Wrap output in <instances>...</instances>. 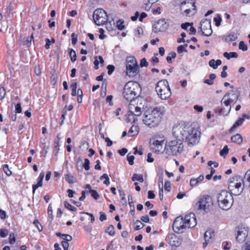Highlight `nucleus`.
<instances>
[{
	"label": "nucleus",
	"mask_w": 250,
	"mask_h": 250,
	"mask_svg": "<svg viewBox=\"0 0 250 250\" xmlns=\"http://www.w3.org/2000/svg\"><path fill=\"white\" fill-rule=\"evenodd\" d=\"M166 110L164 106H159L148 109L143 119L144 124L150 127L157 126L161 122Z\"/></svg>",
	"instance_id": "nucleus-1"
},
{
	"label": "nucleus",
	"mask_w": 250,
	"mask_h": 250,
	"mask_svg": "<svg viewBox=\"0 0 250 250\" xmlns=\"http://www.w3.org/2000/svg\"><path fill=\"white\" fill-rule=\"evenodd\" d=\"M238 97L237 94L233 91L227 92L221 101V104H224L226 108H220L216 109L215 113H218L223 116H228L231 110V104L235 103L238 99Z\"/></svg>",
	"instance_id": "nucleus-2"
},
{
	"label": "nucleus",
	"mask_w": 250,
	"mask_h": 250,
	"mask_svg": "<svg viewBox=\"0 0 250 250\" xmlns=\"http://www.w3.org/2000/svg\"><path fill=\"white\" fill-rule=\"evenodd\" d=\"M228 184L229 192L234 195L240 194L245 188L244 179L240 175H235L230 177Z\"/></svg>",
	"instance_id": "nucleus-3"
},
{
	"label": "nucleus",
	"mask_w": 250,
	"mask_h": 250,
	"mask_svg": "<svg viewBox=\"0 0 250 250\" xmlns=\"http://www.w3.org/2000/svg\"><path fill=\"white\" fill-rule=\"evenodd\" d=\"M141 90L139 83L133 81L128 82L125 85L123 96L128 101H134Z\"/></svg>",
	"instance_id": "nucleus-4"
},
{
	"label": "nucleus",
	"mask_w": 250,
	"mask_h": 250,
	"mask_svg": "<svg viewBox=\"0 0 250 250\" xmlns=\"http://www.w3.org/2000/svg\"><path fill=\"white\" fill-rule=\"evenodd\" d=\"M232 194L226 190H222L218 194L217 199L220 208L227 210L231 207L233 203Z\"/></svg>",
	"instance_id": "nucleus-5"
},
{
	"label": "nucleus",
	"mask_w": 250,
	"mask_h": 250,
	"mask_svg": "<svg viewBox=\"0 0 250 250\" xmlns=\"http://www.w3.org/2000/svg\"><path fill=\"white\" fill-rule=\"evenodd\" d=\"M155 91L158 97L162 100H167L171 95V90L167 80L158 81L155 86Z\"/></svg>",
	"instance_id": "nucleus-6"
},
{
	"label": "nucleus",
	"mask_w": 250,
	"mask_h": 250,
	"mask_svg": "<svg viewBox=\"0 0 250 250\" xmlns=\"http://www.w3.org/2000/svg\"><path fill=\"white\" fill-rule=\"evenodd\" d=\"M196 0H186L180 4L181 14L186 17H190L194 16L197 12Z\"/></svg>",
	"instance_id": "nucleus-7"
},
{
	"label": "nucleus",
	"mask_w": 250,
	"mask_h": 250,
	"mask_svg": "<svg viewBox=\"0 0 250 250\" xmlns=\"http://www.w3.org/2000/svg\"><path fill=\"white\" fill-rule=\"evenodd\" d=\"M213 205L211 197L208 195H203L200 197L194 207L197 210L207 213L212 209Z\"/></svg>",
	"instance_id": "nucleus-8"
},
{
	"label": "nucleus",
	"mask_w": 250,
	"mask_h": 250,
	"mask_svg": "<svg viewBox=\"0 0 250 250\" xmlns=\"http://www.w3.org/2000/svg\"><path fill=\"white\" fill-rule=\"evenodd\" d=\"M138 101L136 103V101H130L128 105V111L127 113L126 120L128 122H134L136 120V116H139L142 114V107L138 105Z\"/></svg>",
	"instance_id": "nucleus-9"
},
{
	"label": "nucleus",
	"mask_w": 250,
	"mask_h": 250,
	"mask_svg": "<svg viewBox=\"0 0 250 250\" xmlns=\"http://www.w3.org/2000/svg\"><path fill=\"white\" fill-rule=\"evenodd\" d=\"M165 149L168 155H177L183 152L184 145L183 142L174 139L166 145Z\"/></svg>",
	"instance_id": "nucleus-10"
},
{
	"label": "nucleus",
	"mask_w": 250,
	"mask_h": 250,
	"mask_svg": "<svg viewBox=\"0 0 250 250\" xmlns=\"http://www.w3.org/2000/svg\"><path fill=\"white\" fill-rule=\"evenodd\" d=\"M139 67L136 58L133 56L127 57L126 59V73L129 77L136 76L139 73Z\"/></svg>",
	"instance_id": "nucleus-11"
},
{
	"label": "nucleus",
	"mask_w": 250,
	"mask_h": 250,
	"mask_svg": "<svg viewBox=\"0 0 250 250\" xmlns=\"http://www.w3.org/2000/svg\"><path fill=\"white\" fill-rule=\"evenodd\" d=\"M93 20L98 25L105 24L108 21L106 12L103 9L99 8L95 10L93 15Z\"/></svg>",
	"instance_id": "nucleus-12"
},
{
	"label": "nucleus",
	"mask_w": 250,
	"mask_h": 250,
	"mask_svg": "<svg viewBox=\"0 0 250 250\" xmlns=\"http://www.w3.org/2000/svg\"><path fill=\"white\" fill-rule=\"evenodd\" d=\"M188 127V131L186 135V141L189 144L195 145L199 142L201 132L198 129L195 127Z\"/></svg>",
	"instance_id": "nucleus-13"
},
{
	"label": "nucleus",
	"mask_w": 250,
	"mask_h": 250,
	"mask_svg": "<svg viewBox=\"0 0 250 250\" xmlns=\"http://www.w3.org/2000/svg\"><path fill=\"white\" fill-rule=\"evenodd\" d=\"M188 131V127L186 126H177L172 129V133L175 140L183 142L186 140V135Z\"/></svg>",
	"instance_id": "nucleus-14"
},
{
	"label": "nucleus",
	"mask_w": 250,
	"mask_h": 250,
	"mask_svg": "<svg viewBox=\"0 0 250 250\" xmlns=\"http://www.w3.org/2000/svg\"><path fill=\"white\" fill-rule=\"evenodd\" d=\"M173 230L176 233H182L183 230L187 228L183 216H178L176 217L172 225Z\"/></svg>",
	"instance_id": "nucleus-15"
},
{
	"label": "nucleus",
	"mask_w": 250,
	"mask_h": 250,
	"mask_svg": "<svg viewBox=\"0 0 250 250\" xmlns=\"http://www.w3.org/2000/svg\"><path fill=\"white\" fill-rule=\"evenodd\" d=\"M236 236V241L239 243H243L246 240L248 235V228L243 227H238L237 228Z\"/></svg>",
	"instance_id": "nucleus-16"
},
{
	"label": "nucleus",
	"mask_w": 250,
	"mask_h": 250,
	"mask_svg": "<svg viewBox=\"0 0 250 250\" xmlns=\"http://www.w3.org/2000/svg\"><path fill=\"white\" fill-rule=\"evenodd\" d=\"M183 218L187 228H192L197 225L196 216L193 213L186 215Z\"/></svg>",
	"instance_id": "nucleus-17"
},
{
	"label": "nucleus",
	"mask_w": 250,
	"mask_h": 250,
	"mask_svg": "<svg viewBox=\"0 0 250 250\" xmlns=\"http://www.w3.org/2000/svg\"><path fill=\"white\" fill-rule=\"evenodd\" d=\"M168 240L169 244L172 247H179L182 242V239L178 237L174 233L168 235Z\"/></svg>",
	"instance_id": "nucleus-18"
},
{
	"label": "nucleus",
	"mask_w": 250,
	"mask_h": 250,
	"mask_svg": "<svg viewBox=\"0 0 250 250\" xmlns=\"http://www.w3.org/2000/svg\"><path fill=\"white\" fill-rule=\"evenodd\" d=\"M200 29L202 32V34L205 36H209L211 35L212 33L210 22H204L201 23Z\"/></svg>",
	"instance_id": "nucleus-19"
},
{
	"label": "nucleus",
	"mask_w": 250,
	"mask_h": 250,
	"mask_svg": "<svg viewBox=\"0 0 250 250\" xmlns=\"http://www.w3.org/2000/svg\"><path fill=\"white\" fill-rule=\"evenodd\" d=\"M214 235V232L212 229L207 230L204 234L205 242L203 244V248H205L208 244L211 242L213 236Z\"/></svg>",
	"instance_id": "nucleus-20"
},
{
	"label": "nucleus",
	"mask_w": 250,
	"mask_h": 250,
	"mask_svg": "<svg viewBox=\"0 0 250 250\" xmlns=\"http://www.w3.org/2000/svg\"><path fill=\"white\" fill-rule=\"evenodd\" d=\"M44 176V172L40 173L39 177L37 178V184H34L32 185V191L34 194L36 190L39 187L42 186V180Z\"/></svg>",
	"instance_id": "nucleus-21"
},
{
	"label": "nucleus",
	"mask_w": 250,
	"mask_h": 250,
	"mask_svg": "<svg viewBox=\"0 0 250 250\" xmlns=\"http://www.w3.org/2000/svg\"><path fill=\"white\" fill-rule=\"evenodd\" d=\"M157 0H143L142 7L146 11H149L152 5L155 3Z\"/></svg>",
	"instance_id": "nucleus-22"
},
{
	"label": "nucleus",
	"mask_w": 250,
	"mask_h": 250,
	"mask_svg": "<svg viewBox=\"0 0 250 250\" xmlns=\"http://www.w3.org/2000/svg\"><path fill=\"white\" fill-rule=\"evenodd\" d=\"M231 141L238 145H241L243 141V137L240 134L237 133L231 137Z\"/></svg>",
	"instance_id": "nucleus-23"
},
{
	"label": "nucleus",
	"mask_w": 250,
	"mask_h": 250,
	"mask_svg": "<svg viewBox=\"0 0 250 250\" xmlns=\"http://www.w3.org/2000/svg\"><path fill=\"white\" fill-rule=\"evenodd\" d=\"M163 142L162 141L155 140L152 144L153 148L155 149L156 151H161L163 150Z\"/></svg>",
	"instance_id": "nucleus-24"
},
{
	"label": "nucleus",
	"mask_w": 250,
	"mask_h": 250,
	"mask_svg": "<svg viewBox=\"0 0 250 250\" xmlns=\"http://www.w3.org/2000/svg\"><path fill=\"white\" fill-rule=\"evenodd\" d=\"M139 133V127L136 125H132L128 131V135L130 137H133L137 135Z\"/></svg>",
	"instance_id": "nucleus-25"
},
{
	"label": "nucleus",
	"mask_w": 250,
	"mask_h": 250,
	"mask_svg": "<svg viewBox=\"0 0 250 250\" xmlns=\"http://www.w3.org/2000/svg\"><path fill=\"white\" fill-rule=\"evenodd\" d=\"M245 119L244 118H239L232 125L231 127L229 129V132H232L235 128L237 127L238 126L242 125L243 122H244Z\"/></svg>",
	"instance_id": "nucleus-26"
},
{
	"label": "nucleus",
	"mask_w": 250,
	"mask_h": 250,
	"mask_svg": "<svg viewBox=\"0 0 250 250\" xmlns=\"http://www.w3.org/2000/svg\"><path fill=\"white\" fill-rule=\"evenodd\" d=\"M222 63V61L218 59L216 61L212 59L209 61L208 64L210 67H212L213 69H216L218 66L220 65Z\"/></svg>",
	"instance_id": "nucleus-27"
},
{
	"label": "nucleus",
	"mask_w": 250,
	"mask_h": 250,
	"mask_svg": "<svg viewBox=\"0 0 250 250\" xmlns=\"http://www.w3.org/2000/svg\"><path fill=\"white\" fill-rule=\"evenodd\" d=\"M223 56L224 57H225L228 60L230 59V58H236L238 57V54H237V53L234 52H232L230 53L225 52L224 53Z\"/></svg>",
	"instance_id": "nucleus-28"
},
{
	"label": "nucleus",
	"mask_w": 250,
	"mask_h": 250,
	"mask_svg": "<svg viewBox=\"0 0 250 250\" xmlns=\"http://www.w3.org/2000/svg\"><path fill=\"white\" fill-rule=\"evenodd\" d=\"M68 53L71 61L72 62H75L77 59V56L74 50L73 49H68Z\"/></svg>",
	"instance_id": "nucleus-29"
},
{
	"label": "nucleus",
	"mask_w": 250,
	"mask_h": 250,
	"mask_svg": "<svg viewBox=\"0 0 250 250\" xmlns=\"http://www.w3.org/2000/svg\"><path fill=\"white\" fill-rule=\"evenodd\" d=\"M77 87V83L76 82H73L71 83L70 88L71 89V95L75 96L76 95V90Z\"/></svg>",
	"instance_id": "nucleus-30"
},
{
	"label": "nucleus",
	"mask_w": 250,
	"mask_h": 250,
	"mask_svg": "<svg viewBox=\"0 0 250 250\" xmlns=\"http://www.w3.org/2000/svg\"><path fill=\"white\" fill-rule=\"evenodd\" d=\"M132 180L134 182L135 181H138L141 183H143L144 181L142 175H139L136 173L133 174L132 177Z\"/></svg>",
	"instance_id": "nucleus-31"
},
{
	"label": "nucleus",
	"mask_w": 250,
	"mask_h": 250,
	"mask_svg": "<svg viewBox=\"0 0 250 250\" xmlns=\"http://www.w3.org/2000/svg\"><path fill=\"white\" fill-rule=\"evenodd\" d=\"M105 232L110 236H113L115 234V228L112 225H110L105 230Z\"/></svg>",
	"instance_id": "nucleus-32"
},
{
	"label": "nucleus",
	"mask_w": 250,
	"mask_h": 250,
	"mask_svg": "<svg viewBox=\"0 0 250 250\" xmlns=\"http://www.w3.org/2000/svg\"><path fill=\"white\" fill-rule=\"evenodd\" d=\"M65 178L66 181L69 184H73L75 182L74 177L70 174H66L65 175Z\"/></svg>",
	"instance_id": "nucleus-33"
},
{
	"label": "nucleus",
	"mask_w": 250,
	"mask_h": 250,
	"mask_svg": "<svg viewBox=\"0 0 250 250\" xmlns=\"http://www.w3.org/2000/svg\"><path fill=\"white\" fill-rule=\"evenodd\" d=\"M237 38V37L234 34H229V35L225 37V41L226 42H231L235 41Z\"/></svg>",
	"instance_id": "nucleus-34"
},
{
	"label": "nucleus",
	"mask_w": 250,
	"mask_h": 250,
	"mask_svg": "<svg viewBox=\"0 0 250 250\" xmlns=\"http://www.w3.org/2000/svg\"><path fill=\"white\" fill-rule=\"evenodd\" d=\"M33 224L37 228L39 232H41L42 230V226L38 219H36L34 221Z\"/></svg>",
	"instance_id": "nucleus-35"
},
{
	"label": "nucleus",
	"mask_w": 250,
	"mask_h": 250,
	"mask_svg": "<svg viewBox=\"0 0 250 250\" xmlns=\"http://www.w3.org/2000/svg\"><path fill=\"white\" fill-rule=\"evenodd\" d=\"M3 170L7 176H10L12 175V171L9 169L7 164H4L3 166Z\"/></svg>",
	"instance_id": "nucleus-36"
},
{
	"label": "nucleus",
	"mask_w": 250,
	"mask_h": 250,
	"mask_svg": "<svg viewBox=\"0 0 250 250\" xmlns=\"http://www.w3.org/2000/svg\"><path fill=\"white\" fill-rule=\"evenodd\" d=\"M101 180L104 179V181L103 182V183L106 186H108L110 184L109 178L107 174H104L100 177Z\"/></svg>",
	"instance_id": "nucleus-37"
},
{
	"label": "nucleus",
	"mask_w": 250,
	"mask_h": 250,
	"mask_svg": "<svg viewBox=\"0 0 250 250\" xmlns=\"http://www.w3.org/2000/svg\"><path fill=\"white\" fill-rule=\"evenodd\" d=\"M135 224L136 225L134 227L135 230H139L145 226V225L139 220H137L135 222Z\"/></svg>",
	"instance_id": "nucleus-38"
},
{
	"label": "nucleus",
	"mask_w": 250,
	"mask_h": 250,
	"mask_svg": "<svg viewBox=\"0 0 250 250\" xmlns=\"http://www.w3.org/2000/svg\"><path fill=\"white\" fill-rule=\"evenodd\" d=\"M64 207L65 208H67L68 209L70 210H71V211H75L77 210V208L72 206V205H71L67 201H65L64 202Z\"/></svg>",
	"instance_id": "nucleus-39"
},
{
	"label": "nucleus",
	"mask_w": 250,
	"mask_h": 250,
	"mask_svg": "<svg viewBox=\"0 0 250 250\" xmlns=\"http://www.w3.org/2000/svg\"><path fill=\"white\" fill-rule=\"evenodd\" d=\"M229 149L227 146H225L220 151V155L222 156H226L229 153Z\"/></svg>",
	"instance_id": "nucleus-40"
},
{
	"label": "nucleus",
	"mask_w": 250,
	"mask_h": 250,
	"mask_svg": "<svg viewBox=\"0 0 250 250\" xmlns=\"http://www.w3.org/2000/svg\"><path fill=\"white\" fill-rule=\"evenodd\" d=\"M117 27L118 29L123 30L125 28L124 21L121 20L117 22Z\"/></svg>",
	"instance_id": "nucleus-41"
},
{
	"label": "nucleus",
	"mask_w": 250,
	"mask_h": 250,
	"mask_svg": "<svg viewBox=\"0 0 250 250\" xmlns=\"http://www.w3.org/2000/svg\"><path fill=\"white\" fill-rule=\"evenodd\" d=\"M188 46V44H186L184 45H181L180 46H179L178 47H177V52L179 54H181L182 53L183 51H185V52H187V50L186 49V48Z\"/></svg>",
	"instance_id": "nucleus-42"
},
{
	"label": "nucleus",
	"mask_w": 250,
	"mask_h": 250,
	"mask_svg": "<svg viewBox=\"0 0 250 250\" xmlns=\"http://www.w3.org/2000/svg\"><path fill=\"white\" fill-rule=\"evenodd\" d=\"M66 115V105L63 108L62 111V115L61 117L60 125H62L63 121L65 118V115Z\"/></svg>",
	"instance_id": "nucleus-43"
},
{
	"label": "nucleus",
	"mask_w": 250,
	"mask_h": 250,
	"mask_svg": "<svg viewBox=\"0 0 250 250\" xmlns=\"http://www.w3.org/2000/svg\"><path fill=\"white\" fill-rule=\"evenodd\" d=\"M245 181H244V187L249 189L250 191V178L248 177H244Z\"/></svg>",
	"instance_id": "nucleus-44"
},
{
	"label": "nucleus",
	"mask_w": 250,
	"mask_h": 250,
	"mask_svg": "<svg viewBox=\"0 0 250 250\" xmlns=\"http://www.w3.org/2000/svg\"><path fill=\"white\" fill-rule=\"evenodd\" d=\"M90 193L91 196L96 200L99 198L100 196L97 191L94 189L90 190L89 191Z\"/></svg>",
	"instance_id": "nucleus-45"
},
{
	"label": "nucleus",
	"mask_w": 250,
	"mask_h": 250,
	"mask_svg": "<svg viewBox=\"0 0 250 250\" xmlns=\"http://www.w3.org/2000/svg\"><path fill=\"white\" fill-rule=\"evenodd\" d=\"M16 237L15 236V234L14 233H11L9 234V242L10 244H14L16 242Z\"/></svg>",
	"instance_id": "nucleus-46"
},
{
	"label": "nucleus",
	"mask_w": 250,
	"mask_h": 250,
	"mask_svg": "<svg viewBox=\"0 0 250 250\" xmlns=\"http://www.w3.org/2000/svg\"><path fill=\"white\" fill-rule=\"evenodd\" d=\"M76 94L78 95L77 97V101L78 103H81L82 100V97H83V91L82 89H78L77 90V92H76Z\"/></svg>",
	"instance_id": "nucleus-47"
},
{
	"label": "nucleus",
	"mask_w": 250,
	"mask_h": 250,
	"mask_svg": "<svg viewBox=\"0 0 250 250\" xmlns=\"http://www.w3.org/2000/svg\"><path fill=\"white\" fill-rule=\"evenodd\" d=\"M214 21L215 22V25L217 26H219L221 24L222 21V19L220 15H218L216 17H215L213 19Z\"/></svg>",
	"instance_id": "nucleus-48"
},
{
	"label": "nucleus",
	"mask_w": 250,
	"mask_h": 250,
	"mask_svg": "<svg viewBox=\"0 0 250 250\" xmlns=\"http://www.w3.org/2000/svg\"><path fill=\"white\" fill-rule=\"evenodd\" d=\"M90 162L89 160L85 158L84 159V164H83V167L85 169V170H88L90 169Z\"/></svg>",
	"instance_id": "nucleus-49"
},
{
	"label": "nucleus",
	"mask_w": 250,
	"mask_h": 250,
	"mask_svg": "<svg viewBox=\"0 0 250 250\" xmlns=\"http://www.w3.org/2000/svg\"><path fill=\"white\" fill-rule=\"evenodd\" d=\"M239 48L243 51H247L248 50L247 45L244 43L243 41H241L239 44Z\"/></svg>",
	"instance_id": "nucleus-50"
},
{
	"label": "nucleus",
	"mask_w": 250,
	"mask_h": 250,
	"mask_svg": "<svg viewBox=\"0 0 250 250\" xmlns=\"http://www.w3.org/2000/svg\"><path fill=\"white\" fill-rule=\"evenodd\" d=\"M8 234V231L5 229H0V236L1 238L5 237Z\"/></svg>",
	"instance_id": "nucleus-51"
},
{
	"label": "nucleus",
	"mask_w": 250,
	"mask_h": 250,
	"mask_svg": "<svg viewBox=\"0 0 250 250\" xmlns=\"http://www.w3.org/2000/svg\"><path fill=\"white\" fill-rule=\"evenodd\" d=\"M134 159L135 157L133 155H129V154L127 155V160L129 164L131 166L134 164Z\"/></svg>",
	"instance_id": "nucleus-52"
},
{
	"label": "nucleus",
	"mask_w": 250,
	"mask_h": 250,
	"mask_svg": "<svg viewBox=\"0 0 250 250\" xmlns=\"http://www.w3.org/2000/svg\"><path fill=\"white\" fill-rule=\"evenodd\" d=\"M71 40H72V44L73 45H75L77 42V35L75 33H73L71 34Z\"/></svg>",
	"instance_id": "nucleus-53"
},
{
	"label": "nucleus",
	"mask_w": 250,
	"mask_h": 250,
	"mask_svg": "<svg viewBox=\"0 0 250 250\" xmlns=\"http://www.w3.org/2000/svg\"><path fill=\"white\" fill-rule=\"evenodd\" d=\"M107 73L109 75H110L112 74L113 71L115 70V66L113 65H108L107 66Z\"/></svg>",
	"instance_id": "nucleus-54"
},
{
	"label": "nucleus",
	"mask_w": 250,
	"mask_h": 250,
	"mask_svg": "<svg viewBox=\"0 0 250 250\" xmlns=\"http://www.w3.org/2000/svg\"><path fill=\"white\" fill-rule=\"evenodd\" d=\"M140 65L141 67H147L148 65V63L147 62L146 59L144 58L141 59Z\"/></svg>",
	"instance_id": "nucleus-55"
},
{
	"label": "nucleus",
	"mask_w": 250,
	"mask_h": 250,
	"mask_svg": "<svg viewBox=\"0 0 250 250\" xmlns=\"http://www.w3.org/2000/svg\"><path fill=\"white\" fill-rule=\"evenodd\" d=\"M6 95V91L5 88L3 87H0V99H3Z\"/></svg>",
	"instance_id": "nucleus-56"
},
{
	"label": "nucleus",
	"mask_w": 250,
	"mask_h": 250,
	"mask_svg": "<svg viewBox=\"0 0 250 250\" xmlns=\"http://www.w3.org/2000/svg\"><path fill=\"white\" fill-rule=\"evenodd\" d=\"M62 238L63 239V240L66 241L67 242H69V241H71L72 239V237L71 235H70L69 234H64V235H62Z\"/></svg>",
	"instance_id": "nucleus-57"
},
{
	"label": "nucleus",
	"mask_w": 250,
	"mask_h": 250,
	"mask_svg": "<svg viewBox=\"0 0 250 250\" xmlns=\"http://www.w3.org/2000/svg\"><path fill=\"white\" fill-rule=\"evenodd\" d=\"M230 245H231V244L227 241L224 242L222 243V246H223V249L225 250H230Z\"/></svg>",
	"instance_id": "nucleus-58"
},
{
	"label": "nucleus",
	"mask_w": 250,
	"mask_h": 250,
	"mask_svg": "<svg viewBox=\"0 0 250 250\" xmlns=\"http://www.w3.org/2000/svg\"><path fill=\"white\" fill-rule=\"evenodd\" d=\"M164 188L166 190L169 192L171 190V184L169 181H166L164 185Z\"/></svg>",
	"instance_id": "nucleus-59"
},
{
	"label": "nucleus",
	"mask_w": 250,
	"mask_h": 250,
	"mask_svg": "<svg viewBox=\"0 0 250 250\" xmlns=\"http://www.w3.org/2000/svg\"><path fill=\"white\" fill-rule=\"evenodd\" d=\"M62 245L63 248L64 250H68L69 248V243L68 242L62 240Z\"/></svg>",
	"instance_id": "nucleus-60"
},
{
	"label": "nucleus",
	"mask_w": 250,
	"mask_h": 250,
	"mask_svg": "<svg viewBox=\"0 0 250 250\" xmlns=\"http://www.w3.org/2000/svg\"><path fill=\"white\" fill-rule=\"evenodd\" d=\"M198 183V181L196 178H191L190 180V186L192 187L196 186Z\"/></svg>",
	"instance_id": "nucleus-61"
},
{
	"label": "nucleus",
	"mask_w": 250,
	"mask_h": 250,
	"mask_svg": "<svg viewBox=\"0 0 250 250\" xmlns=\"http://www.w3.org/2000/svg\"><path fill=\"white\" fill-rule=\"evenodd\" d=\"M241 250H250V241L245 243Z\"/></svg>",
	"instance_id": "nucleus-62"
},
{
	"label": "nucleus",
	"mask_w": 250,
	"mask_h": 250,
	"mask_svg": "<svg viewBox=\"0 0 250 250\" xmlns=\"http://www.w3.org/2000/svg\"><path fill=\"white\" fill-rule=\"evenodd\" d=\"M16 112L18 113H21L22 111L21 104L20 103H18L15 106Z\"/></svg>",
	"instance_id": "nucleus-63"
},
{
	"label": "nucleus",
	"mask_w": 250,
	"mask_h": 250,
	"mask_svg": "<svg viewBox=\"0 0 250 250\" xmlns=\"http://www.w3.org/2000/svg\"><path fill=\"white\" fill-rule=\"evenodd\" d=\"M83 228L84 229V230L88 233H90L92 229V227L91 225L84 226L83 227Z\"/></svg>",
	"instance_id": "nucleus-64"
}]
</instances>
